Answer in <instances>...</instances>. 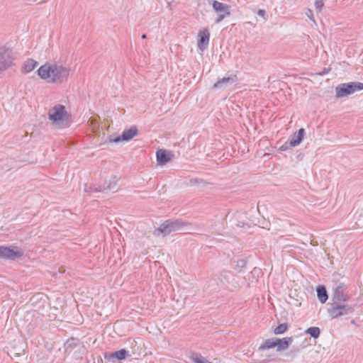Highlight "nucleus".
Instances as JSON below:
<instances>
[{
    "label": "nucleus",
    "instance_id": "1",
    "mask_svg": "<svg viewBox=\"0 0 363 363\" xmlns=\"http://www.w3.org/2000/svg\"><path fill=\"white\" fill-rule=\"evenodd\" d=\"M37 74L48 84H59L68 80L70 69L62 64L45 62L37 69Z\"/></svg>",
    "mask_w": 363,
    "mask_h": 363
},
{
    "label": "nucleus",
    "instance_id": "2",
    "mask_svg": "<svg viewBox=\"0 0 363 363\" xmlns=\"http://www.w3.org/2000/svg\"><path fill=\"white\" fill-rule=\"evenodd\" d=\"M345 302H331L328 308V313L332 319L347 315L354 311L352 306L344 303Z\"/></svg>",
    "mask_w": 363,
    "mask_h": 363
},
{
    "label": "nucleus",
    "instance_id": "3",
    "mask_svg": "<svg viewBox=\"0 0 363 363\" xmlns=\"http://www.w3.org/2000/svg\"><path fill=\"white\" fill-rule=\"evenodd\" d=\"M48 118L53 125L60 126L68 120L69 114L64 106L57 104L49 110Z\"/></svg>",
    "mask_w": 363,
    "mask_h": 363
},
{
    "label": "nucleus",
    "instance_id": "4",
    "mask_svg": "<svg viewBox=\"0 0 363 363\" xmlns=\"http://www.w3.org/2000/svg\"><path fill=\"white\" fill-rule=\"evenodd\" d=\"M361 90H363L362 82L343 83L335 88V96L337 98H342Z\"/></svg>",
    "mask_w": 363,
    "mask_h": 363
},
{
    "label": "nucleus",
    "instance_id": "5",
    "mask_svg": "<svg viewBox=\"0 0 363 363\" xmlns=\"http://www.w3.org/2000/svg\"><path fill=\"white\" fill-rule=\"evenodd\" d=\"M23 255V251L16 246H0V258L15 260Z\"/></svg>",
    "mask_w": 363,
    "mask_h": 363
},
{
    "label": "nucleus",
    "instance_id": "6",
    "mask_svg": "<svg viewBox=\"0 0 363 363\" xmlns=\"http://www.w3.org/2000/svg\"><path fill=\"white\" fill-rule=\"evenodd\" d=\"M347 286L344 283H339L333 289L331 302H347L350 296L347 292Z\"/></svg>",
    "mask_w": 363,
    "mask_h": 363
},
{
    "label": "nucleus",
    "instance_id": "7",
    "mask_svg": "<svg viewBox=\"0 0 363 363\" xmlns=\"http://www.w3.org/2000/svg\"><path fill=\"white\" fill-rule=\"evenodd\" d=\"M13 56L11 50L6 48H0V73L13 65Z\"/></svg>",
    "mask_w": 363,
    "mask_h": 363
},
{
    "label": "nucleus",
    "instance_id": "8",
    "mask_svg": "<svg viewBox=\"0 0 363 363\" xmlns=\"http://www.w3.org/2000/svg\"><path fill=\"white\" fill-rule=\"evenodd\" d=\"M128 356V352L125 349L116 351L114 352H105L104 354V359L106 363H116V362L125 359Z\"/></svg>",
    "mask_w": 363,
    "mask_h": 363
},
{
    "label": "nucleus",
    "instance_id": "9",
    "mask_svg": "<svg viewBox=\"0 0 363 363\" xmlns=\"http://www.w3.org/2000/svg\"><path fill=\"white\" fill-rule=\"evenodd\" d=\"M212 6L215 11L218 13H222L216 19V23L220 22L225 16L230 15V6L228 5L224 4L221 2L215 0L213 1Z\"/></svg>",
    "mask_w": 363,
    "mask_h": 363
},
{
    "label": "nucleus",
    "instance_id": "10",
    "mask_svg": "<svg viewBox=\"0 0 363 363\" xmlns=\"http://www.w3.org/2000/svg\"><path fill=\"white\" fill-rule=\"evenodd\" d=\"M198 38V47L201 50L203 51L207 48L208 45L210 33L206 28H204L199 31Z\"/></svg>",
    "mask_w": 363,
    "mask_h": 363
},
{
    "label": "nucleus",
    "instance_id": "11",
    "mask_svg": "<svg viewBox=\"0 0 363 363\" xmlns=\"http://www.w3.org/2000/svg\"><path fill=\"white\" fill-rule=\"evenodd\" d=\"M276 347H277V351H284L289 348V347L291 345L293 342L292 337H286L284 338H277L276 337Z\"/></svg>",
    "mask_w": 363,
    "mask_h": 363
},
{
    "label": "nucleus",
    "instance_id": "12",
    "mask_svg": "<svg viewBox=\"0 0 363 363\" xmlns=\"http://www.w3.org/2000/svg\"><path fill=\"white\" fill-rule=\"evenodd\" d=\"M38 64L36 60L28 58L23 63L21 71L24 74L30 73L36 68Z\"/></svg>",
    "mask_w": 363,
    "mask_h": 363
},
{
    "label": "nucleus",
    "instance_id": "13",
    "mask_svg": "<svg viewBox=\"0 0 363 363\" xmlns=\"http://www.w3.org/2000/svg\"><path fill=\"white\" fill-rule=\"evenodd\" d=\"M137 131V128L135 127H132L128 130H125L121 136L114 139L113 141L118 143L121 140H129L136 135Z\"/></svg>",
    "mask_w": 363,
    "mask_h": 363
},
{
    "label": "nucleus",
    "instance_id": "14",
    "mask_svg": "<svg viewBox=\"0 0 363 363\" xmlns=\"http://www.w3.org/2000/svg\"><path fill=\"white\" fill-rule=\"evenodd\" d=\"M157 160L160 164H164L172 159V154L164 150H159L156 153Z\"/></svg>",
    "mask_w": 363,
    "mask_h": 363
},
{
    "label": "nucleus",
    "instance_id": "15",
    "mask_svg": "<svg viewBox=\"0 0 363 363\" xmlns=\"http://www.w3.org/2000/svg\"><path fill=\"white\" fill-rule=\"evenodd\" d=\"M317 296L321 303H325L328 299L326 288L323 285H319L316 288Z\"/></svg>",
    "mask_w": 363,
    "mask_h": 363
},
{
    "label": "nucleus",
    "instance_id": "16",
    "mask_svg": "<svg viewBox=\"0 0 363 363\" xmlns=\"http://www.w3.org/2000/svg\"><path fill=\"white\" fill-rule=\"evenodd\" d=\"M184 228H155L153 235L158 238H164L171 233L174 230H184Z\"/></svg>",
    "mask_w": 363,
    "mask_h": 363
},
{
    "label": "nucleus",
    "instance_id": "17",
    "mask_svg": "<svg viewBox=\"0 0 363 363\" xmlns=\"http://www.w3.org/2000/svg\"><path fill=\"white\" fill-rule=\"evenodd\" d=\"M276 337L269 338L265 340L262 344L258 347L259 351H264L266 350L272 349L276 347Z\"/></svg>",
    "mask_w": 363,
    "mask_h": 363
},
{
    "label": "nucleus",
    "instance_id": "18",
    "mask_svg": "<svg viewBox=\"0 0 363 363\" xmlns=\"http://www.w3.org/2000/svg\"><path fill=\"white\" fill-rule=\"evenodd\" d=\"M304 135V129L301 128L298 130L296 135H294L293 138L290 141V146L294 147L301 143V142L303 140Z\"/></svg>",
    "mask_w": 363,
    "mask_h": 363
},
{
    "label": "nucleus",
    "instance_id": "19",
    "mask_svg": "<svg viewBox=\"0 0 363 363\" xmlns=\"http://www.w3.org/2000/svg\"><path fill=\"white\" fill-rule=\"evenodd\" d=\"M236 78H237L236 75H234L233 77H223V79H221L218 80L217 82H216L213 84V87L219 88L223 84L233 82L235 81Z\"/></svg>",
    "mask_w": 363,
    "mask_h": 363
},
{
    "label": "nucleus",
    "instance_id": "20",
    "mask_svg": "<svg viewBox=\"0 0 363 363\" xmlns=\"http://www.w3.org/2000/svg\"><path fill=\"white\" fill-rule=\"evenodd\" d=\"M305 333L311 335L313 338H318L320 334V330L318 327H311L308 328Z\"/></svg>",
    "mask_w": 363,
    "mask_h": 363
},
{
    "label": "nucleus",
    "instance_id": "21",
    "mask_svg": "<svg viewBox=\"0 0 363 363\" xmlns=\"http://www.w3.org/2000/svg\"><path fill=\"white\" fill-rule=\"evenodd\" d=\"M289 328V325L287 323H281L274 330V333L275 335H281L284 333Z\"/></svg>",
    "mask_w": 363,
    "mask_h": 363
},
{
    "label": "nucleus",
    "instance_id": "22",
    "mask_svg": "<svg viewBox=\"0 0 363 363\" xmlns=\"http://www.w3.org/2000/svg\"><path fill=\"white\" fill-rule=\"evenodd\" d=\"M191 358L195 363H211L203 359L202 356L197 353H193Z\"/></svg>",
    "mask_w": 363,
    "mask_h": 363
},
{
    "label": "nucleus",
    "instance_id": "23",
    "mask_svg": "<svg viewBox=\"0 0 363 363\" xmlns=\"http://www.w3.org/2000/svg\"><path fill=\"white\" fill-rule=\"evenodd\" d=\"M182 225V223L178 220H167L164 224V227H179Z\"/></svg>",
    "mask_w": 363,
    "mask_h": 363
},
{
    "label": "nucleus",
    "instance_id": "24",
    "mask_svg": "<svg viewBox=\"0 0 363 363\" xmlns=\"http://www.w3.org/2000/svg\"><path fill=\"white\" fill-rule=\"evenodd\" d=\"M246 266V261L244 259H239L235 267V269L238 271H241Z\"/></svg>",
    "mask_w": 363,
    "mask_h": 363
},
{
    "label": "nucleus",
    "instance_id": "25",
    "mask_svg": "<svg viewBox=\"0 0 363 363\" xmlns=\"http://www.w3.org/2000/svg\"><path fill=\"white\" fill-rule=\"evenodd\" d=\"M315 6H316V8L318 9V10H321L322 9V6H323V3L321 1H316L315 2Z\"/></svg>",
    "mask_w": 363,
    "mask_h": 363
},
{
    "label": "nucleus",
    "instance_id": "26",
    "mask_svg": "<svg viewBox=\"0 0 363 363\" xmlns=\"http://www.w3.org/2000/svg\"><path fill=\"white\" fill-rule=\"evenodd\" d=\"M258 15L262 16V17H264V14H265V12L264 10L262 9H259L257 12Z\"/></svg>",
    "mask_w": 363,
    "mask_h": 363
},
{
    "label": "nucleus",
    "instance_id": "27",
    "mask_svg": "<svg viewBox=\"0 0 363 363\" xmlns=\"http://www.w3.org/2000/svg\"><path fill=\"white\" fill-rule=\"evenodd\" d=\"M142 38H146V35H143Z\"/></svg>",
    "mask_w": 363,
    "mask_h": 363
}]
</instances>
